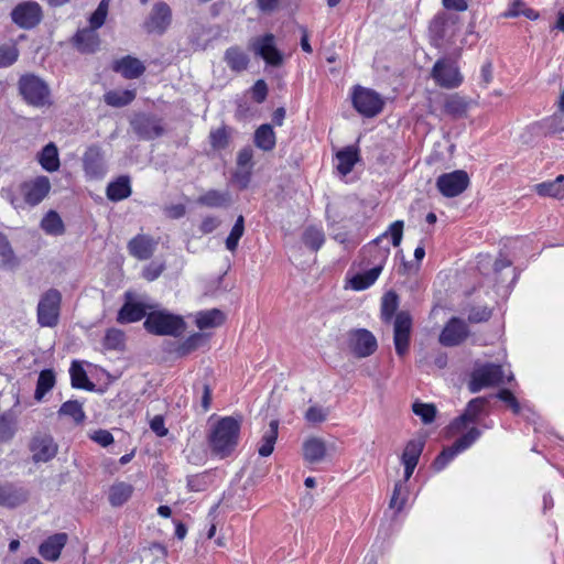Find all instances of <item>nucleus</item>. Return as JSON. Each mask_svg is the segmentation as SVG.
Here are the masks:
<instances>
[{
	"label": "nucleus",
	"mask_w": 564,
	"mask_h": 564,
	"mask_svg": "<svg viewBox=\"0 0 564 564\" xmlns=\"http://www.w3.org/2000/svg\"><path fill=\"white\" fill-rule=\"evenodd\" d=\"M39 162L47 172H55L59 169L58 150L55 143H47L39 153Z\"/></svg>",
	"instance_id": "33"
},
{
	"label": "nucleus",
	"mask_w": 564,
	"mask_h": 564,
	"mask_svg": "<svg viewBox=\"0 0 564 564\" xmlns=\"http://www.w3.org/2000/svg\"><path fill=\"white\" fill-rule=\"evenodd\" d=\"M245 232V218L243 216H238L234 227L230 230L229 236L226 239V248L229 251H235L238 247V242Z\"/></svg>",
	"instance_id": "48"
},
{
	"label": "nucleus",
	"mask_w": 564,
	"mask_h": 564,
	"mask_svg": "<svg viewBox=\"0 0 564 564\" xmlns=\"http://www.w3.org/2000/svg\"><path fill=\"white\" fill-rule=\"evenodd\" d=\"M224 61L227 66L236 73L246 70L250 63L248 54L239 46L228 47L225 52Z\"/></svg>",
	"instance_id": "26"
},
{
	"label": "nucleus",
	"mask_w": 564,
	"mask_h": 564,
	"mask_svg": "<svg viewBox=\"0 0 564 564\" xmlns=\"http://www.w3.org/2000/svg\"><path fill=\"white\" fill-rule=\"evenodd\" d=\"M68 536L66 533H55L45 539L39 546V554L46 561L56 562L66 545Z\"/></svg>",
	"instance_id": "21"
},
{
	"label": "nucleus",
	"mask_w": 564,
	"mask_h": 564,
	"mask_svg": "<svg viewBox=\"0 0 564 564\" xmlns=\"http://www.w3.org/2000/svg\"><path fill=\"white\" fill-rule=\"evenodd\" d=\"M491 317V310L487 306H473L468 312L470 323L487 322Z\"/></svg>",
	"instance_id": "60"
},
{
	"label": "nucleus",
	"mask_w": 564,
	"mask_h": 564,
	"mask_svg": "<svg viewBox=\"0 0 564 564\" xmlns=\"http://www.w3.org/2000/svg\"><path fill=\"white\" fill-rule=\"evenodd\" d=\"M481 435V432L477 427H471L467 433L458 437L454 445L457 447L459 452L467 449L475 443Z\"/></svg>",
	"instance_id": "57"
},
{
	"label": "nucleus",
	"mask_w": 564,
	"mask_h": 564,
	"mask_svg": "<svg viewBox=\"0 0 564 564\" xmlns=\"http://www.w3.org/2000/svg\"><path fill=\"white\" fill-rule=\"evenodd\" d=\"M424 446H425L424 437H417V438L410 440L403 449V453L401 456L402 463H412V464L417 465Z\"/></svg>",
	"instance_id": "39"
},
{
	"label": "nucleus",
	"mask_w": 564,
	"mask_h": 564,
	"mask_svg": "<svg viewBox=\"0 0 564 564\" xmlns=\"http://www.w3.org/2000/svg\"><path fill=\"white\" fill-rule=\"evenodd\" d=\"M19 57V50L14 45L0 46V68L11 66Z\"/></svg>",
	"instance_id": "58"
},
{
	"label": "nucleus",
	"mask_w": 564,
	"mask_h": 564,
	"mask_svg": "<svg viewBox=\"0 0 564 564\" xmlns=\"http://www.w3.org/2000/svg\"><path fill=\"white\" fill-rule=\"evenodd\" d=\"M257 148L263 151H271L275 147V133L273 128L268 124H261L254 132L253 138Z\"/></svg>",
	"instance_id": "35"
},
{
	"label": "nucleus",
	"mask_w": 564,
	"mask_h": 564,
	"mask_svg": "<svg viewBox=\"0 0 564 564\" xmlns=\"http://www.w3.org/2000/svg\"><path fill=\"white\" fill-rule=\"evenodd\" d=\"M209 144L214 150H224L229 144V133L226 127L212 130L209 133Z\"/></svg>",
	"instance_id": "53"
},
{
	"label": "nucleus",
	"mask_w": 564,
	"mask_h": 564,
	"mask_svg": "<svg viewBox=\"0 0 564 564\" xmlns=\"http://www.w3.org/2000/svg\"><path fill=\"white\" fill-rule=\"evenodd\" d=\"M73 45L83 54H93L99 48L100 37L97 31L85 28L78 30L73 36Z\"/></svg>",
	"instance_id": "22"
},
{
	"label": "nucleus",
	"mask_w": 564,
	"mask_h": 564,
	"mask_svg": "<svg viewBox=\"0 0 564 564\" xmlns=\"http://www.w3.org/2000/svg\"><path fill=\"white\" fill-rule=\"evenodd\" d=\"M496 397L505 402L514 414H519L521 411V406L514 394L508 389H501Z\"/></svg>",
	"instance_id": "61"
},
{
	"label": "nucleus",
	"mask_w": 564,
	"mask_h": 564,
	"mask_svg": "<svg viewBox=\"0 0 564 564\" xmlns=\"http://www.w3.org/2000/svg\"><path fill=\"white\" fill-rule=\"evenodd\" d=\"M135 90H110L104 95V100L111 107H124L131 104L135 98Z\"/></svg>",
	"instance_id": "38"
},
{
	"label": "nucleus",
	"mask_w": 564,
	"mask_h": 564,
	"mask_svg": "<svg viewBox=\"0 0 564 564\" xmlns=\"http://www.w3.org/2000/svg\"><path fill=\"white\" fill-rule=\"evenodd\" d=\"M17 259L7 237L0 232V267H14Z\"/></svg>",
	"instance_id": "51"
},
{
	"label": "nucleus",
	"mask_w": 564,
	"mask_h": 564,
	"mask_svg": "<svg viewBox=\"0 0 564 564\" xmlns=\"http://www.w3.org/2000/svg\"><path fill=\"white\" fill-rule=\"evenodd\" d=\"M459 453L460 452L454 444L449 447L444 448L433 462L434 469L437 471L444 469L447 466V464L452 459H454V457Z\"/></svg>",
	"instance_id": "55"
},
{
	"label": "nucleus",
	"mask_w": 564,
	"mask_h": 564,
	"mask_svg": "<svg viewBox=\"0 0 564 564\" xmlns=\"http://www.w3.org/2000/svg\"><path fill=\"white\" fill-rule=\"evenodd\" d=\"M55 386V373L52 369L42 370L39 375L34 398L41 401Z\"/></svg>",
	"instance_id": "42"
},
{
	"label": "nucleus",
	"mask_w": 564,
	"mask_h": 564,
	"mask_svg": "<svg viewBox=\"0 0 564 564\" xmlns=\"http://www.w3.org/2000/svg\"><path fill=\"white\" fill-rule=\"evenodd\" d=\"M17 432V417L12 412L0 414V442L6 443L13 438Z\"/></svg>",
	"instance_id": "44"
},
{
	"label": "nucleus",
	"mask_w": 564,
	"mask_h": 564,
	"mask_svg": "<svg viewBox=\"0 0 564 564\" xmlns=\"http://www.w3.org/2000/svg\"><path fill=\"white\" fill-rule=\"evenodd\" d=\"M158 241L144 234H139L129 240L127 249L129 254L138 260H149L154 254Z\"/></svg>",
	"instance_id": "19"
},
{
	"label": "nucleus",
	"mask_w": 564,
	"mask_h": 564,
	"mask_svg": "<svg viewBox=\"0 0 564 564\" xmlns=\"http://www.w3.org/2000/svg\"><path fill=\"white\" fill-rule=\"evenodd\" d=\"M28 491L14 484H4L0 486V506L14 508L28 500Z\"/></svg>",
	"instance_id": "23"
},
{
	"label": "nucleus",
	"mask_w": 564,
	"mask_h": 564,
	"mask_svg": "<svg viewBox=\"0 0 564 564\" xmlns=\"http://www.w3.org/2000/svg\"><path fill=\"white\" fill-rule=\"evenodd\" d=\"M133 132L141 139L153 140L164 133L162 120L155 116L138 113L130 121Z\"/></svg>",
	"instance_id": "13"
},
{
	"label": "nucleus",
	"mask_w": 564,
	"mask_h": 564,
	"mask_svg": "<svg viewBox=\"0 0 564 564\" xmlns=\"http://www.w3.org/2000/svg\"><path fill=\"white\" fill-rule=\"evenodd\" d=\"M112 70L120 73L127 79H134L145 72V66L138 58L128 55L115 61Z\"/></svg>",
	"instance_id": "24"
},
{
	"label": "nucleus",
	"mask_w": 564,
	"mask_h": 564,
	"mask_svg": "<svg viewBox=\"0 0 564 564\" xmlns=\"http://www.w3.org/2000/svg\"><path fill=\"white\" fill-rule=\"evenodd\" d=\"M249 48L254 55L260 56L268 65L278 67L283 63V55L275 45V37L271 33L253 37L249 42Z\"/></svg>",
	"instance_id": "6"
},
{
	"label": "nucleus",
	"mask_w": 564,
	"mask_h": 564,
	"mask_svg": "<svg viewBox=\"0 0 564 564\" xmlns=\"http://www.w3.org/2000/svg\"><path fill=\"white\" fill-rule=\"evenodd\" d=\"M62 294L56 289L44 292L37 304V322L43 327H54L58 323Z\"/></svg>",
	"instance_id": "5"
},
{
	"label": "nucleus",
	"mask_w": 564,
	"mask_h": 564,
	"mask_svg": "<svg viewBox=\"0 0 564 564\" xmlns=\"http://www.w3.org/2000/svg\"><path fill=\"white\" fill-rule=\"evenodd\" d=\"M405 502H406V488L404 486V482L398 481L394 485L393 494L390 499V508L400 511L404 507Z\"/></svg>",
	"instance_id": "56"
},
{
	"label": "nucleus",
	"mask_w": 564,
	"mask_h": 564,
	"mask_svg": "<svg viewBox=\"0 0 564 564\" xmlns=\"http://www.w3.org/2000/svg\"><path fill=\"white\" fill-rule=\"evenodd\" d=\"M147 315V306L139 302L127 301L118 312L117 322L129 324L141 321Z\"/></svg>",
	"instance_id": "25"
},
{
	"label": "nucleus",
	"mask_w": 564,
	"mask_h": 564,
	"mask_svg": "<svg viewBox=\"0 0 564 564\" xmlns=\"http://www.w3.org/2000/svg\"><path fill=\"white\" fill-rule=\"evenodd\" d=\"M432 77L438 86L447 89L456 88L463 83V76L456 63L446 58L435 62Z\"/></svg>",
	"instance_id": "9"
},
{
	"label": "nucleus",
	"mask_w": 564,
	"mask_h": 564,
	"mask_svg": "<svg viewBox=\"0 0 564 564\" xmlns=\"http://www.w3.org/2000/svg\"><path fill=\"white\" fill-rule=\"evenodd\" d=\"M132 193L130 177L121 175L116 181L108 184L106 194L109 200L120 202L128 198Z\"/></svg>",
	"instance_id": "29"
},
{
	"label": "nucleus",
	"mask_w": 564,
	"mask_h": 564,
	"mask_svg": "<svg viewBox=\"0 0 564 564\" xmlns=\"http://www.w3.org/2000/svg\"><path fill=\"white\" fill-rule=\"evenodd\" d=\"M58 414L69 416L76 423H82L85 420L83 405L77 400H69L64 402L58 410Z\"/></svg>",
	"instance_id": "46"
},
{
	"label": "nucleus",
	"mask_w": 564,
	"mask_h": 564,
	"mask_svg": "<svg viewBox=\"0 0 564 564\" xmlns=\"http://www.w3.org/2000/svg\"><path fill=\"white\" fill-rule=\"evenodd\" d=\"M124 343V333L117 328H110L107 330L104 338V346L107 349L116 350L120 349Z\"/></svg>",
	"instance_id": "54"
},
{
	"label": "nucleus",
	"mask_w": 564,
	"mask_h": 564,
	"mask_svg": "<svg viewBox=\"0 0 564 564\" xmlns=\"http://www.w3.org/2000/svg\"><path fill=\"white\" fill-rule=\"evenodd\" d=\"M348 346L356 357L365 358L377 350L378 344L371 332L359 328L349 332Z\"/></svg>",
	"instance_id": "14"
},
{
	"label": "nucleus",
	"mask_w": 564,
	"mask_h": 564,
	"mask_svg": "<svg viewBox=\"0 0 564 564\" xmlns=\"http://www.w3.org/2000/svg\"><path fill=\"white\" fill-rule=\"evenodd\" d=\"M31 452L33 453V460L39 462H48L51 460L57 453V446L50 435H39L34 436L31 442Z\"/></svg>",
	"instance_id": "20"
},
{
	"label": "nucleus",
	"mask_w": 564,
	"mask_h": 564,
	"mask_svg": "<svg viewBox=\"0 0 564 564\" xmlns=\"http://www.w3.org/2000/svg\"><path fill=\"white\" fill-rule=\"evenodd\" d=\"M172 23V10L164 1L153 4L151 12L144 20L142 26L149 34H164Z\"/></svg>",
	"instance_id": "8"
},
{
	"label": "nucleus",
	"mask_w": 564,
	"mask_h": 564,
	"mask_svg": "<svg viewBox=\"0 0 564 564\" xmlns=\"http://www.w3.org/2000/svg\"><path fill=\"white\" fill-rule=\"evenodd\" d=\"M83 166L87 177L98 180L104 177L107 166L104 154L98 145H90L83 155Z\"/></svg>",
	"instance_id": "17"
},
{
	"label": "nucleus",
	"mask_w": 564,
	"mask_h": 564,
	"mask_svg": "<svg viewBox=\"0 0 564 564\" xmlns=\"http://www.w3.org/2000/svg\"><path fill=\"white\" fill-rule=\"evenodd\" d=\"M240 427V419L234 416L221 417L209 435V445L213 453L221 458L230 455L238 444Z\"/></svg>",
	"instance_id": "1"
},
{
	"label": "nucleus",
	"mask_w": 564,
	"mask_h": 564,
	"mask_svg": "<svg viewBox=\"0 0 564 564\" xmlns=\"http://www.w3.org/2000/svg\"><path fill=\"white\" fill-rule=\"evenodd\" d=\"M251 95H252V99L256 102H258V104L263 102L268 96L267 83L263 79H258L251 88Z\"/></svg>",
	"instance_id": "63"
},
{
	"label": "nucleus",
	"mask_w": 564,
	"mask_h": 564,
	"mask_svg": "<svg viewBox=\"0 0 564 564\" xmlns=\"http://www.w3.org/2000/svg\"><path fill=\"white\" fill-rule=\"evenodd\" d=\"M132 492V485L124 481L116 482L110 487L109 502L112 507H120L130 499Z\"/></svg>",
	"instance_id": "36"
},
{
	"label": "nucleus",
	"mask_w": 564,
	"mask_h": 564,
	"mask_svg": "<svg viewBox=\"0 0 564 564\" xmlns=\"http://www.w3.org/2000/svg\"><path fill=\"white\" fill-rule=\"evenodd\" d=\"M412 317L409 312L400 311L393 321V343L398 356H404L410 346Z\"/></svg>",
	"instance_id": "12"
},
{
	"label": "nucleus",
	"mask_w": 564,
	"mask_h": 564,
	"mask_svg": "<svg viewBox=\"0 0 564 564\" xmlns=\"http://www.w3.org/2000/svg\"><path fill=\"white\" fill-rule=\"evenodd\" d=\"M488 404V400L485 397H478L471 399L459 416H457L449 425V430L452 433H458L464 427H466L469 423H476L480 415L482 414L486 405Z\"/></svg>",
	"instance_id": "16"
},
{
	"label": "nucleus",
	"mask_w": 564,
	"mask_h": 564,
	"mask_svg": "<svg viewBox=\"0 0 564 564\" xmlns=\"http://www.w3.org/2000/svg\"><path fill=\"white\" fill-rule=\"evenodd\" d=\"M204 341V335L200 333H195L187 337L183 343H181L175 352L178 357H184L195 351Z\"/></svg>",
	"instance_id": "47"
},
{
	"label": "nucleus",
	"mask_w": 564,
	"mask_h": 564,
	"mask_svg": "<svg viewBox=\"0 0 564 564\" xmlns=\"http://www.w3.org/2000/svg\"><path fill=\"white\" fill-rule=\"evenodd\" d=\"M51 189L50 180L46 176H39L34 181L25 182L21 185V193L24 200L30 206L40 204Z\"/></svg>",
	"instance_id": "18"
},
{
	"label": "nucleus",
	"mask_w": 564,
	"mask_h": 564,
	"mask_svg": "<svg viewBox=\"0 0 564 564\" xmlns=\"http://www.w3.org/2000/svg\"><path fill=\"white\" fill-rule=\"evenodd\" d=\"M469 336V328L465 321L452 317L440 334L438 341L445 347L460 345Z\"/></svg>",
	"instance_id": "15"
},
{
	"label": "nucleus",
	"mask_w": 564,
	"mask_h": 564,
	"mask_svg": "<svg viewBox=\"0 0 564 564\" xmlns=\"http://www.w3.org/2000/svg\"><path fill=\"white\" fill-rule=\"evenodd\" d=\"M197 204L209 208L227 207L231 203L228 191L209 189L197 198Z\"/></svg>",
	"instance_id": "27"
},
{
	"label": "nucleus",
	"mask_w": 564,
	"mask_h": 564,
	"mask_svg": "<svg viewBox=\"0 0 564 564\" xmlns=\"http://www.w3.org/2000/svg\"><path fill=\"white\" fill-rule=\"evenodd\" d=\"M534 188L540 196H549L554 198L564 197V189H561V184L557 182V177L551 182L536 184Z\"/></svg>",
	"instance_id": "49"
},
{
	"label": "nucleus",
	"mask_w": 564,
	"mask_h": 564,
	"mask_svg": "<svg viewBox=\"0 0 564 564\" xmlns=\"http://www.w3.org/2000/svg\"><path fill=\"white\" fill-rule=\"evenodd\" d=\"M304 459L311 464L319 463L326 456V444L319 437H310L303 443Z\"/></svg>",
	"instance_id": "30"
},
{
	"label": "nucleus",
	"mask_w": 564,
	"mask_h": 564,
	"mask_svg": "<svg viewBox=\"0 0 564 564\" xmlns=\"http://www.w3.org/2000/svg\"><path fill=\"white\" fill-rule=\"evenodd\" d=\"M70 380L72 386L77 389H85L91 391L95 389V384L89 381L85 369L80 366L78 361H73L70 369Z\"/></svg>",
	"instance_id": "40"
},
{
	"label": "nucleus",
	"mask_w": 564,
	"mask_h": 564,
	"mask_svg": "<svg viewBox=\"0 0 564 564\" xmlns=\"http://www.w3.org/2000/svg\"><path fill=\"white\" fill-rule=\"evenodd\" d=\"M502 382V367L495 364H486L473 371L468 388L471 393H476L484 388L498 386Z\"/></svg>",
	"instance_id": "7"
},
{
	"label": "nucleus",
	"mask_w": 564,
	"mask_h": 564,
	"mask_svg": "<svg viewBox=\"0 0 564 564\" xmlns=\"http://www.w3.org/2000/svg\"><path fill=\"white\" fill-rule=\"evenodd\" d=\"M226 319L225 314L218 308L202 311L196 316V325L199 329L220 326Z\"/></svg>",
	"instance_id": "34"
},
{
	"label": "nucleus",
	"mask_w": 564,
	"mask_h": 564,
	"mask_svg": "<svg viewBox=\"0 0 564 564\" xmlns=\"http://www.w3.org/2000/svg\"><path fill=\"white\" fill-rule=\"evenodd\" d=\"M253 150L250 147L242 148L238 154H237V167L239 170L249 169L252 170L253 167Z\"/></svg>",
	"instance_id": "59"
},
{
	"label": "nucleus",
	"mask_w": 564,
	"mask_h": 564,
	"mask_svg": "<svg viewBox=\"0 0 564 564\" xmlns=\"http://www.w3.org/2000/svg\"><path fill=\"white\" fill-rule=\"evenodd\" d=\"M326 417L327 412L321 406H311L305 412V419L311 423H322Z\"/></svg>",
	"instance_id": "64"
},
{
	"label": "nucleus",
	"mask_w": 564,
	"mask_h": 564,
	"mask_svg": "<svg viewBox=\"0 0 564 564\" xmlns=\"http://www.w3.org/2000/svg\"><path fill=\"white\" fill-rule=\"evenodd\" d=\"M354 108L362 116L372 118L379 115L384 106L380 94L370 88L355 86L351 95Z\"/></svg>",
	"instance_id": "4"
},
{
	"label": "nucleus",
	"mask_w": 564,
	"mask_h": 564,
	"mask_svg": "<svg viewBox=\"0 0 564 564\" xmlns=\"http://www.w3.org/2000/svg\"><path fill=\"white\" fill-rule=\"evenodd\" d=\"M336 159L338 162V172L346 176L352 171L355 164L359 161V150L354 145L345 147L336 153Z\"/></svg>",
	"instance_id": "28"
},
{
	"label": "nucleus",
	"mask_w": 564,
	"mask_h": 564,
	"mask_svg": "<svg viewBox=\"0 0 564 564\" xmlns=\"http://www.w3.org/2000/svg\"><path fill=\"white\" fill-rule=\"evenodd\" d=\"M278 431H279V421L272 420L269 424V427L264 431L261 441L260 446L258 448V453L262 457H268L272 454L274 449V444L278 438Z\"/></svg>",
	"instance_id": "32"
},
{
	"label": "nucleus",
	"mask_w": 564,
	"mask_h": 564,
	"mask_svg": "<svg viewBox=\"0 0 564 564\" xmlns=\"http://www.w3.org/2000/svg\"><path fill=\"white\" fill-rule=\"evenodd\" d=\"M381 270L382 265L378 264L361 274L355 275L350 281L351 288L357 291L369 288L376 282L379 274L381 273Z\"/></svg>",
	"instance_id": "41"
},
{
	"label": "nucleus",
	"mask_w": 564,
	"mask_h": 564,
	"mask_svg": "<svg viewBox=\"0 0 564 564\" xmlns=\"http://www.w3.org/2000/svg\"><path fill=\"white\" fill-rule=\"evenodd\" d=\"M302 240L307 248L317 251L325 242V235L322 229L310 226L304 230Z\"/></svg>",
	"instance_id": "45"
},
{
	"label": "nucleus",
	"mask_w": 564,
	"mask_h": 564,
	"mask_svg": "<svg viewBox=\"0 0 564 564\" xmlns=\"http://www.w3.org/2000/svg\"><path fill=\"white\" fill-rule=\"evenodd\" d=\"M403 227H404V223L403 220H395L394 223H392L388 230L386 232H383L380 237H378L377 239H375L372 241V243L375 245V247L378 245V242L382 239V238H386L388 236H391V241H392V245L394 247H399L400 243H401V240H402V237H403Z\"/></svg>",
	"instance_id": "52"
},
{
	"label": "nucleus",
	"mask_w": 564,
	"mask_h": 564,
	"mask_svg": "<svg viewBox=\"0 0 564 564\" xmlns=\"http://www.w3.org/2000/svg\"><path fill=\"white\" fill-rule=\"evenodd\" d=\"M412 411L415 415L420 416L424 424H430L434 421L436 416V406L432 403H422L420 401H415L412 404Z\"/></svg>",
	"instance_id": "50"
},
{
	"label": "nucleus",
	"mask_w": 564,
	"mask_h": 564,
	"mask_svg": "<svg viewBox=\"0 0 564 564\" xmlns=\"http://www.w3.org/2000/svg\"><path fill=\"white\" fill-rule=\"evenodd\" d=\"M399 307V296L394 291L387 292L381 299V319L384 323H391L397 315Z\"/></svg>",
	"instance_id": "37"
},
{
	"label": "nucleus",
	"mask_w": 564,
	"mask_h": 564,
	"mask_svg": "<svg viewBox=\"0 0 564 564\" xmlns=\"http://www.w3.org/2000/svg\"><path fill=\"white\" fill-rule=\"evenodd\" d=\"M469 185V176L463 170L444 173L437 177L436 187L445 197L460 195Z\"/></svg>",
	"instance_id": "11"
},
{
	"label": "nucleus",
	"mask_w": 564,
	"mask_h": 564,
	"mask_svg": "<svg viewBox=\"0 0 564 564\" xmlns=\"http://www.w3.org/2000/svg\"><path fill=\"white\" fill-rule=\"evenodd\" d=\"M444 112L452 118L465 117L468 110V101L458 94L447 95L443 104Z\"/></svg>",
	"instance_id": "31"
},
{
	"label": "nucleus",
	"mask_w": 564,
	"mask_h": 564,
	"mask_svg": "<svg viewBox=\"0 0 564 564\" xmlns=\"http://www.w3.org/2000/svg\"><path fill=\"white\" fill-rule=\"evenodd\" d=\"M11 19L19 28L30 30L40 24L43 11L37 2L24 1L13 8Z\"/></svg>",
	"instance_id": "10"
},
{
	"label": "nucleus",
	"mask_w": 564,
	"mask_h": 564,
	"mask_svg": "<svg viewBox=\"0 0 564 564\" xmlns=\"http://www.w3.org/2000/svg\"><path fill=\"white\" fill-rule=\"evenodd\" d=\"M41 228L48 235L59 236L64 234V224L59 215L50 210L41 221Z\"/></svg>",
	"instance_id": "43"
},
{
	"label": "nucleus",
	"mask_w": 564,
	"mask_h": 564,
	"mask_svg": "<svg viewBox=\"0 0 564 564\" xmlns=\"http://www.w3.org/2000/svg\"><path fill=\"white\" fill-rule=\"evenodd\" d=\"M165 269L164 263L151 262L142 271V276L147 281H154L158 279Z\"/></svg>",
	"instance_id": "62"
},
{
	"label": "nucleus",
	"mask_w": 564,
	"mask_h": 564,
	"mask_svg": "<svg viewBox=\"0 0 564 564\" xmlns=\"http://www.w3.org/2000/svg\"><path fill=\"white\" fill-rule=\"evenodd\" d=\"M144 328L153 335L178 337L186 328L183 317L165 311H155L147 315Z\"/></svg>",
	"instance_id": "2"
},
{
	"label": "nucleus",
	"mask_w": 564,
	"mask_h": 564,
	"mask_svg": "<svg viewBox=\"0 0 564 564\" xmlns=\"http://www.w3.org/2000/svg\"><path fill=\"white\" fill-rule=\"evenodd\" d=\"M19 91L24 101L33 107L51 105V89L48 85L34 74L22 75L18 82Z\"/></svg>",
	"instance_id": "3"
}]
</instances>
